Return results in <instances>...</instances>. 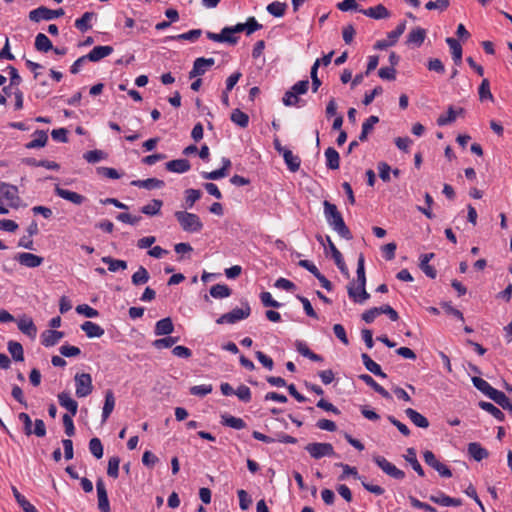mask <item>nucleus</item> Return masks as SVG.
Here are the masks:
<instances>
[{
  "label": "nucleus",
  "instance_id": "nucleus-55",
  "mask_svg": "<svg viewBox=\"0 0 512 512\" xmlns=\"http://www.w3.org/2000/svg\"><path fill=\"white\" fill-rule=\"evenodd\" d=\"M286 7L287 5L285 3L275 1L267 6V11L275 17H282L285 13Z\"/></svg>",
  "mask_w": 512,
  "mask_h": 512
},
{
  "label": "nucleus",
  "instance_id": "nucleus-43",
  "mask_svg": "<svg viewBox=\"0 0 512 512\" xmlns=\"http://www.w3.org/2000/svg\"><path fill=\"white\" fill-rule=\"evenodd\" d=\"M221 423L225 426L241 430L246 427L245 422L241 418L224 414L221 416Z\"/></svg>",
  "mask_w": 512,
  "mask_h": 512
},
{
  "label": "nucleus",
  "instance_id": "nucleus-29",
  "mask_svg": "<svg viewBox=\"0 0 512 512\" xmlns=\"http://www.w3.org/2000/svg\"><path fill=\"white\" fill-rule=\"evenodd\" d=\"M131 185L151 190L162 188L164 186V181L157 178H148L145 180H134L131 182Z\"/></svg>",
  "mask_w": 512,
  "mask_h": 512
},
{
  "label": "nucleus",
  "instance_id": "nucleus-40",
  "mask_svg": "<svg viewBox=\"0 0 512 512\" xmlns=\"http://www.w3.org/2000/svg\"><path fill=\"white\" fill-rule=\"evenodd\" d=\"M326 165L330 169H338L340 163L339 153L332 147H329L325 151Z\"/></svg>",
  "mask_w": 512,
  "mask_h": 512
},
{
  "label": "nucleus",
  "instance_id": "nucleus-6",
  "mask_svg": "<svg viewBox=\"0 0 512 512\" xmlns=\"http://www.w3.org/2000/svg\"><path fill=\"white\" fill-rule=\"evenodd\" d=\"M63 15L64 10L62 8L57 10H51L47 7L41 6L37 9L30 11L29 19L34 22H39L41 20H52Z\"/></svg>",
  "mask_w": 512,
  "mask_h": 512
},
{
  "label": "nucleus",
  "instance_id": "nucleus-32",
  "mask_svg": "<svg viewBox=\"0 0 512 512\" xmlns=\"http://www.w3.org/2000/svg\"><path fill=\"white\" fill-rule=\"evenodd\" d=\"M33 137V140L25 145L27 149L44 147L48 140V136L46 132L43 130H37L36 132H34Z\"/></svg>",
  "mask_w": 512,
  "mask_h": 512
},
{
  "label": "nucleus",
  "instance_id": "nucleus-46",
  "mask_svg": "<svg viewBox=\"0 0 512 512\" xmlns=\"http://www.w3.org/2000/svg\"><path fill=\"white\" fill-rule=\"evenodd\" d=\"M35 48L40 52H47L53 49L52 42L43 33H39L35 38Z\"/></svg>",
  "mask_w": 512,
  "mask_h": 512
},
{
  "label": "nucleus",
  "instance_id": "nucleus-31",
  "mask_svg": "<svg viewBox=\"0 0 512 512\" xmlns=\"http://www.w3.org/2000/svg\"><path fill=\"white\" fill-rule=\"evenodd\" d=\"M166 168L170 172L184 173L190 169V164L186 159H177L167 162Z\"/></svg>",
  "mask_w": 512,
  "mask_h": 512
},
{
  "label": "nucleus",
  "instance_id": "nucleus-8",
  "mask_svg": "<svg viewBox=\"0 0 512 512\" xmlns=\"http://www.w3.org/2000/svg\"><path fill=\"white\" fill-rule=\"evenodd\" d=\"M235 33L234 26H231L224 27L220 33L207 32L206 35L212 41L235 45L238 42V37L234 35Z\"/></svg>",
  "mask_w": 512,
  "mask_h": 512
},
{
  "label": "nucleus",
  "instance_id": "nucleus-11",
  "mask_svg": "<svg viewBox=\"0 0 512 512\" xmlns=\"http://www.w3.org/2000/svg\"><path fill=\"white\" fill-rule=\"evenodd\" d=\"M214 63L215 60L213 58H197L194 61L192 70L189 72V77L194 78L203 75Z\"/></svg>",
  "mask_w": 512,
  "mask_h": 512
},
{
  "label": "nucleus",
  "instance_id": "nucleus-64",
  "mask_svg": "<svg viewBox=\"0 0 512 512\" xmlns=\"http://www.w3.org/2000/svg\"><path fill=\"white\" fill-rule=\"evenodd\" d=\"M185 194L188 208L193 207L194 203L198 201L201 197V192L196 189H188L185 191Z\"/></svg>",
  "mask_w": 512,
  "mask_h": 512
},
{
  "label": "nucleus",
  "instance_id": "nucleus-39",
  "mask_svg": "<svg viewBox=\"0 0 512 512\" xmlns=\"http://www.w3.org/2000/svg\"><path fill=\"white\" fill-rule=\"evenodd\" d=\"M434 257L433 253L424 254L420 257V267L422 271L430 278L436 277V270L429 264V261Z\"/></svg>",
  "mask_w": 512,
  "mask_h": 512
},
{
  "label": "nucleus",
  "instance_id": "nucleus-3",
  "mask_svg": "<svg viewBox=\"0 0 512 512\" xmlns=\"http://www.w3.org/2000/svg\"><path fill=\"white\" fill-rule=\"evenodd\" d=\"M176 220L183 231L187 233H199L203 229V223L200 217L187 211H176L174 213Z\"/></svg>",
  "mask_w": 512,
  "mask_h": 512
},
{
  "label": "nucleus",
  "instance_id": "nucleus-42",
  "mask_svg": "<svg viewBox=\"0 0 512 512\" xmlns=\"http://www.w3.org/2000/svg\"><path fill=\"white\" fill-rule=\"evenodd\" d=\"M96 17L93 12H85L83 16L75 21V27L82 32L89 30L92 25L91 21Z\"/></svg>",
  "mask_w": 512,
  "mask_h": 512
},
{
  "label": "nucleus",
  "instance_id": "nucleus-26",
  "mask_svg": "<svg viewBox=\"0 0 512 512\" xmlns=\"http://www.w3.org/2000/svg\"><path fill=\"white\" fill-rule=\"evenodd\" d=\"M430 500L436 504H439L441 506H460L462 504L461 499L459 498H452L449 497L443 493H439L438 495H432L430 496Z\"/></svg>",
  "mask_w": 512,
  "mask_h": 512
},
{
  "label": "nucleus",
  "instance_id": "nucleus-15",
  "mask_svg": "<svg viewBox=\"0 0 512 512\" xmlns=\"http://www.w3.org/2000/svg\"><path fill=\"white\" fill-rule=\"evenodd\" d=\"M98 508L101 512H110V504L107 495V489L104 482H97Z\"/></svg>",
  "mask_w": 512,
  "mask_h": 512
},
{
  "label": "nucleus",
  "instance_id": "nucleus-36",
  "mask_svg": "<svg viewBox=\"0 0 512 512\" xmlns=\"http://www.w3.org/2000/svg\"><path fill=\"white\" fill-rule=\"evenodd\" d=\"M446 43L449 45L452 53L453 60L456 65H460L462 62V47L460 43L454 38H447Z\"/></svg>",
  "mask_w": 512,
  "mask_h": 512
},
{
  "label": "nucleus",
  "instance_id": "nucleus-16",
  "mask_svg": "<svg viewBox=\"0 0 512 512\" xmlns=\"http://www.w3.org/2000/svg\"><path fill=\"white\" fill-rule=\"evenodd\" d=\"M261 28L262 25L254 17H249L245 23H238L234 26L236 33L245 32L247 35H251Z\"/></svg>",
  "mask_w": 512,
  "mask_h": 512
},
{
  "label": "nucleus",
  "instance_id": "nucleus-49",
  "mask_svg": "<svg viewBox=\"0 0 512 512\" xmlns=\"http://www.w3.org/2000/svg\"><path fill=\"white\" fill-rule=\"evenodd\" d=\"M231 121L241 128H245L248 126L249 117L240 109H234L231 113Z\"/></svg>",
  "mask_w": 512,
  "mask_h": 512
},
{
  "label": "nucleus",
  "instance_id": "nucleus-19",
  "mask_svg": "<svg viewBox=\"0 0 512 512\" xmlns=\"http://www.w3.org/2000/svg\"><path fill=\"white\" fill-rule=\"evenodd\" d=\"M360 12L373 19H385L390 16L389 11L382 4H378L375 7H370L367 9H361Z\"/></svg>",
  "mask_w": 512,
  "mask_h": 512
},
{
  "label": "nucleus",
  "instance_id": "nucleus-58",
  "mask_svg": "<svg viewBox=\"0 0 512 512\" xmlns=\"http://www.w3.org/2000/svg\"><path fill=\"white\" fill-rule=\"evenodd\" d=\"M406 29V23L403 21L397 25V27L388 33L387 39L392 46L398 41L399 37L404 33Z\"/></svg>",
  "mask_w": 512,
  "mask_h": 512
},
{
  "label": "nucleus",
  "instance_id": "nucleus-28",
  "mask_svg": "<svg viewBox=\"0 0 512 512\" xmlns=\"http://www.w3.org/2000/svg\"><path fill=\"white\" fill-rule=\"evenodd\" d=\"M425 37H426L425 29L416 27L409 32L408 37H407V44L415 45L418 47L424 42Z\"/></svg>",
  "mask_w": 512,
  "mask_h": 512
},
{
  "label": "nucleus",
  "instance_id": "nucleus-37",
  "mask_svg": "<svg viewBox=\"0 0 512 512\" xmlns=\"http://www.w3.org/2000/svg\"><path fill=\"white\" fill-rule=\"evenodd\" d=\"M284 161L291 172H296L300 168L301 160L297 155H294L291 150L284 151L282 154Z\"/></svg>",
  "mask_w": 512,
  "mask_h": 512
},
{
  "label": "nucleus",
  "instance_id": "nucleus-23",
  "mask_svg": "<svg viewBox=\"0 0 512 512\" xmlns=\"http://www.w3.org/2000/svg\"><path fill=\"white\" fill-rule=\"evenodd\" d=\"M467 451L469 456L475 461H481L489 455L488 451L477 442L469 443Z\"/></svg>",
  "mask_w": 512,
  "mask_h": 512
},
{
  "label": "nucleus",
  "instance_id": "nucleus-44",
  "mask_svg": "<svg viewBox=\"0 0 512 512\" xmlns=\"http://www.w3.org/2000/svg\"><path fill=\"white\" fill-rule=\"evenodd\" d=\"M102 262L108 265L110 272H116L118 270H125L127 268V262L124 260L114 259L110 256L102 258Z\"/></svg>",
  "mask_w": 512,
  "mask_h": 512
},
{
  "label": "nucleus",
  "instance_id": "nucleus-1",
  "mask_svg": "<svg viewBox=\"0 0 512 512\" xmlns=\"http://www.w3.org/2000/svg\"><path fill=\"white\" fill-rule=\"evenodd\" d=\"M323 206L325 218L333 230L336 231L344 239H352V234L349 228L346 226L342 215L337 210L336 205L328 201H324Z\"/></svg>",
  "mask_w": 512,
  "mask_h": 512
},
{
  "label": "nucleus",
  "instance_id": "nucleus-21",
  "mask_svg": "<svg viewBox=\"0 0 512 512\" xmlns=\"http://www.w3.org/2000/svg\"><path fill=\"white\" fill-rule=\"evenodd\" d=\"M405 414L415 426L423 429L429 427L428 419L419 412H417L416 410L412 408H407L405 410Z\"/></svg>",
  "mask_w": 512,
  "mask_h": 512
},
{
  "label": "nucleus",
  "instance_id": "nucleus-33",
  "mask_svg": "<svg viewBox=\"0 0 512 512\" xmlns=\"http://www.w3.org/2000/svg\"><path fill=\"white\" fill-rule=\"evenodd\" d=\"M463 111L464 110L462 108H459V110L456 111L452 106H450L446 114H442L439 116V118L437 119V124L439 126L451 124L456 120L457 115L462 114Z\"/></svg>",
  "mask_w": 512,
  "mask_h": 512
},
{
  "label": "nucleus",
  "instance_id": "nucleus-45",
  "mask_svg": "<svg viewBox=\"0 0 512 512\" xmlns=\"http://www.w3.org/2000/svg\"><path fill=\"white\" fill-rule=\"evenodd\" d=\"M162 205L161 200L153 199L141 208V212L148 216H154L160 212Z\"/></svg>",
  "mask_w": 512,
  "mask_h": 512
},
{
  "label": "nucleus",
  "instance_id": "nucleus-30",
  "mask_svg": "<svg viewBox=\"0 0 512 512\" xmlns=\"http://www.w3.org/2000/svg\"><path fill=\"white\" fill-rule=\"evenodd\" d=\"M361 358H362L364 366L366 367V369L368 371H370L371 373H373L376 376L386 378L387 375L382 371L380 365L377 364L375 361H373L369 357V355H367L366 353H363L361 355Z\"/></svg>",
  "mask_w": 512,
  "mask_h": 512
},
{
  "label": "nucleus",
  "instance_id": "nucleus-2",
  "mask_svg": "<svg viewBox=\"0 0 512 512\" xmlns=\"http://www.w3.org/2000/svg\"><path fill=\"white\" fill-rule=\"evenodd\" d=\"M20 198L16 186L0 182V214H8L9 207L17 208Z\"/></svg>",
  "mask_w": 512,
  "mask_h": 512
},
{
  "label": "nucleus",
  "instance_id": "nucleus-61",
  "mask_svg": "<svg viewBox=\"0 0 512 512\" xmlns=\"http://www.w3.org/2000/svg\"><path fill=\"white\" fill-rule=\"evenodd\" d=\"M120 460L118 457H112L108 462L107 474L111 478H116L118 476Z\"/></svg>",
  "mask_w": 512,
  "mask_h": 512
},
{
  "label": "nucleus",
  "instance_id": "nucleus-10",
  "mask_svg": "<svg viewBox=\"0 0 512 512\" xmlns=\"http://www.w3.org/2000/svg\"><path fill=\"white\" fill-rule=\"evenodd\" d=\"M375 463L381 468L389 477L392 478H403L404 472L398 469L394 464L389 462L384 457L378 456L375 458Z\"/></svg>",
  "mask_w": 512,
  "mask_h": 512
},
{
  "label": "nucleus",
  "instance_id": "nucleus-41",
  "mask_svg": "<svg viewBox=\"0 0 512 512\" xmlns=\"http://www.w3.org/2000/svg\"><path fill=\"white\" fill-rule=\"evenodd\" d=\"M406 461L411 465V467L417 472L419 477H424V471L420 465V463L417 460L416 452L413 448H408L406 455H405Z\"/></svg>",
  "mask_w": 512,
  "mask_h": 512
},
{
  "label": "nucleus",
  "instance_id": "nucleus-12",
  "mask_svg": "<svg viewBox=\"0 0 512 512\" xmlns=\"http://www.w3.org/2000/svg\"><path fill=\"white\" fill-rule=\"evenodd\" d=\"M326 241L328 244V250L330 251L331 256H332L336 266L343 274H345L346 276H349L348 268L345 264V261L343 259L341 252L336 248V246L334 245V243L332 242V240L329 236L326 237Z\"/></svg>",
  "mask_w": 512,
  "mask_h": 512
},
{
  "label": "nucleus",
  "instance_id": "nucleus-54",
  "mask_svg": "<svg viewBox=\"0 0 512 512\" xmlns=\"http://www.w3.org/2000/svg\"><path fill=\"white\" fill-rule=\"evenodd\" d=\"M478 93H479L480 101H485V100L493 101L494 100L493 95L490 91V83H489L488 79L482 80V82L479 86Z\"/></svg>",
  "mask_w": 512,
  "mask_h": 512
},
{
  "label": "nucleus",
  "instance_id": "nucleus-17",
  "mask_svg": "<svg viewBox=\"0 0 512 512\" xmlns=\"http://www.w3.org/2000/svg\"><path fill=\"white\" fill-rule=\"evenodd\" d=\"M113 52L111 46H96L87 55V60L91 62H98L101 59L109 56Z\"/></svg>",
  "mask_w": 512,
  "mask_h": 512
},
{
  "label": "nucleus",
  "instance_id": "nucleus-63",
  "mask_svg": "<svg viewBox=\"0 0 512 512\" xmlns=\"http://www.w3.org/2000/svg\"><path fill=\"white\" fill-rule=\"evenodd\" d=\"M84 159L89 163H96L105 158L104 152L100 150L88 151L84 154Z\"/></svg>",
  "mask_w": 512,
  "mask_h": 512
},
{
  "label": "nucleus",
  "instance_id": "nucleus-13",
  "mask_svg": "<svg viewBox=\"0 0 512 512\" xmlns=\"http://www.w3.org/2000/svg\"><path fill=\"white\" fill-rule=\"evenodd\" d=\"M18 329L31 339H35L37 335V327L34 324L32 318L23 315L17 320Z\"/></svg>",
  "mask_w": 512,
  "mask_h": 512
},
{
  "label": "nucleus",
  "instance_id": "nucleus-4",
  "mask_svg": "<svg viewBox=\"0 0 512 512\" xmlns=\"http://www.w3.org/2000/svg\"><path fill=\"white\" fill-rule=\"evenodd\" d=\"M76 386V396L84 398L93 391L92 377L89 373H77L74 377Z\"/></svg>",
  "mask_w": 512,
  "mask_h": 512
},
{
  "label": "nucleus",
  "instance_id": "nucleus-9",
  "mask_svg": "<svg viewBox=\"0 0 512 512\" xmlns=\"http://www.w3.org/2000/svg\"><path fill=\"white\" fill-rule=\"evenodd\" d=\"M307 452L313 458H321L333 454V446L330 443H310L306 446Z\"/></svg>",
  "mask_w": 512,
  "mask_h": 512
},
{
  "label": "nucleus",
  "instance_id": "nucleus-51",
  "mask_svg": "<svg viewBox=\"0 0 512 512\" xmlns=\"http://www.w3.org/2000/svg\"><path fill=\"white\" fill-rule=\"evenodd\" d=\"M490 399L500 405L503 409L512 413V403L503 392L497 390Z\"/></svg>",
  "mask_w": 512,
  "mask_h": 512
},
{
  "label": "nucleus",
  "instance_id": "nucleus-27",
  "mask_svg": "<svg viewBox=\"0 0 512 512\" xmlns=\"http://www.w3.org/2000/svg\"><path fill=\"white\" fill-rule=\"evenodd\" d=\"M115 407V397L111 390H107L105 393V402L102 410V422L104 423L111 413L113 412Z\"/></svg>",
  "mask_w": 512,
  "mask_h": 512
},
{
  "label": "nucleus",
  "instance_id": "nucleus-62",
  "mask_svg": "<svg viewBox=\"0 0 512 512\" xmlns=\"http://www.w3.org/2000/svg\"><path fill=\"white\" fill-rule=\"evenodd\" d=\"M282 101L285 106H295L299 103V95L290 89L284 94Z\"/></svg>",
  "mask_w": 512,
  "mask_h": 512
},
{
  "label": "nucleus",
  "instance_id": "nucleus-18",
  "mask_svg": "<svg viewBox=\"0 0 512 512\" xmlns=\"http://www.w3.org/2000/svg\"><path fill=\"white\" fill-rule=\"evenodd\" d=\"M59 404L67 409L72 416H75L78 410V403L69 395L67 392H61L58 394Z\"/></svg>",
  "mask_w": 512,
  "mask_h": 512
},
{
  "label": "nucleus",
  "instance_id": "nucleus-38",
  "mask_svg": "<svg viewBox=\"0 0 512 512\" xmlns=\"http://www.w3.org/2000/svg\"><path fill=\"white\" fill-rule=\"evenodd\" d=\"M472 382L474 386L480 390L482 393H484L486 396L491 398L494 393L497 391V389L493 388L487 381L480 377H473Z\"/></svg>",
  "mask_w": 512,
  "mask_h": 512
},
{
  "label": "nucleus",
  "instance_id": "nucleus-53",
  "mask_svg": "<svg viewBox=\"0 0 512 512\" xmlns=\"http://www.w3.org/2000/svg\"><path fill=\"white\" fill-rule=\"evenodd\" d=\"M150 276L147 269L140 266L138 270L132 275V283L134 285H142L148 282Z\"/></svg>",
  "mask_w": 512,
  "mask_h": 512
},
{
  "label": "nucleus",
  "instance_id": "nucleus-20",
  "mask_svg": "<svg viewBox=\"0 0 512 512\" xmlns=\"http://www.w3.org/2000/svg\"><path fill=\"white\" fill-rule=\"evenodd\" d=\"M55 193L59 197L65 199L67 201H70L76 205H80L84 201V197L82 195H80L76 192L70 191V190L63 189L60 186L55 187Z\"/></svg>",
  "mask_w": 512,
  "mask_h": 512
},
{
  "label": "nucleus",
  "instance_id": "nucleus-48",
  "mask_svg": "<svg viewBox=\"0 0 512 512\" xmlns=\"http://www.w3.org/2000/svg\"><path fill=\"white\" fill-rule=\"evenodd\" d=\"M379 122V118L377 116H370L363 124L362 131L359 135L360 141H365L367 139L368 134L372 131L375 124Z\"/></svg>",
  "mask_w": 512,
  "mask_h": 512
},
{
  "label": "nucleus",
  "instance_id": "nucleus-47",
  "mask_svg": "<svg viewBox=\"0 0 512 512\" xmlns=\"http://www.w3.org/2000/svg\"><path fill=\"white\" fill-rule=\"evenodd\" d=\"M295 347H296V350L301 354L303 355L304 357H307L309 359H311L312 361H321L322 358L321 356L313 353L309 348L308 346L306 345V343H304L303 341H296L295 342Z\"/></svg>",
  "mask_w": 512,
  "mask_h": 512
},
{
  "label": "nucleus",
  "instance_id": "nucleus-5",
  "mask_svg": "<svg viewBox=\"0 0 512 512\" xmlns=\"http://www.w3.org/2000/svg\"><path fill=\"white\" fill-rule=\"evenodd\" d=\"M250 307L245 304L242 308H235L229 313L221 315L217 320V324H233L239 320L245 319L250 315Z\"/></svg>",
  "mask_w": 512,
  "mask_h": 512
},
{
  "label": "nucleus",
  "instance_id": "nucleus-59",
  "mask_svg": "<svg viewBox=\"0 0 512 512\" xmlns=\"http://www.w3.org/2000/svg\"><path fill=\"white\" fill-rule=\"evenodd\" d=\"M89 450L97 459H100L103 456V446L98 438H92L90 440Z\"/></svg>",
  "mask_w": 512,
  "mask_h": 512
},
{
  "label": "nucleus",
  "instance_id": "nucleus-34",
  "mask_svg": "<svg viewBox=\"0 0 512 512\" xmlns=\"http://www.w3.org/2000/svg\"><path fill=\"white\" fill-rule=\"evenodd\" d=\"M173 330L174 326L169 317L159 320L155 325V334L158 336L169 335Z\"/></svg>",
  "mask_w": 512,
  "mask_h": 512
},
{
  "label": "nucleus",
  "instance_id": "nucleus-24",
  "mask_svg": "<svg viewBox=\"0 0 512 512\" xmlns=\"http://www.w3.org/2000/svg\"><path fill=\"white\" fill-rule=\"evenodd\" d=\"M81 329L85 332L89 338H100L104 335V329L91 321H86L81 325Z\"/></svg>",
  "mask_w": 512,
  "mask_h": 512
},
{
  "label": "nucleus",
  "instance_id": "nucleus-35",
  "mask_svg": "<svg viewBox=\"0 0 512 512\" xmlns=\"http://www.w3.org/2000/svg\"><path fill=\"white\" fill-rule=\"evenodd\" d=\"M359 378L366 383L368 386L373 388L377 393H379L382 397L389 399L391 398L389 392L385 390L382 386H380L370 375L362 374Z\"/></svg>",
  "mask_w": 512,
  "mask_h": 512
},
{
  "label": "nucleus",
  "instance_id": "nucleus-60",
  "mask_svg": "<svg viewBox=\"0 0 512 512\" xmlns=\"http://www.w3.org/2000/svg\"><path fill=\"white\" fill-rule=\"evenodd\" d=\"M77 313L84 315L88 318H95L99 315L98 311L87 304L78 305L76 307Z\"/></svg>",
  "mask_w": 512,
  "mask_h": 512
},
{
  "label": "nucleus",
  "instance_id": "nucleus-50",
  "mask_svg": "<svg viewBox=\"0 0 512 512\" xmlns=\"http://www.w3.org/2000/svg\"><path fill=\"white\" fill-rule=\"evenodd\" d=\"M210 295L213 298H226L231 295V290L227 285L216 284L210 288Z\"/></svg>",
  "mask_w": 512,
  "mask_h": 512
},
{
  "label": "nucleus",
  "instance_id": "nucleus-25",
  "mask_svg": "<svg viewBox=\"0 0 512 512\" xmlns=\"http://www.w3.org/2000/svg\"><path fill=\"white\" fill-rule=\"evenodd\" d=\"M64 336L63 332L56 330H46L42 333V344L46 347L54 346Z\"/></svg>",
  "mask_w": 512,
  "mask_h": 512
},
{
  "label": "nucleus",
  "instance_id": "nucleus-14",
  "mask_svg": "<svg viewBox=\"0 0 512 512\" xmlns=\"http://www.w3.org/2000/svg\"><path fill=\"white\" fill-rule=\"evenodd\" d=\"M21 265L35 268L43 263V258L28 252L19 253L15 258Z\"/></svg>",
  "mask_w": 512,
  "mask_h": 512
},
{
  "label": "nucleus",
  "instance_id": "nucleus-7",
  "mask_svg": "<svg viewBox=\"0 0 512 512\" xmlns=\"http://www.w3.org/2000/svg\"><path fill=\"white\" fill-rule=\"evenodd\" d=\"M424 461L427 465L435 469L439 476L442 478L452 477L450 469L442 462H440L432 451L426 450L423 453Z\"/></svg>",
  "mask_w": 512,
  "mask_h": 512
},
{
  "label": "nucleus",
  "instance_id": "nucleus-56",
  "mask_svg": "<svg viewBox=\"0 0 512 512\" xmlns=\"http://www.w3.org/2000/svg\"><path fill=\"white\" fill-rule=\"evenodd\" d=\"M213 390V386L211 384H202V385H195L190 388V394L194 396H200L204 397L208 394H210Z\"/></svg>",
  "mask_w": 512,
  "mask_h": 512
},
{
  "label": "nucleus",
  "instance_id": "nucleus-22",
  "mask_svg": "<svg viewBox=\"0 0 512 512\" xmlns=\"http://www.w3.org/2000/svg\"><path fill=\"white\" fill-rule=\"evenodd\" d=\"M348 295L354 302L363 303L369 299L370 295L367 293L365 286L358 284L359 294L356 293L355 284L350 283L347 287Z\"/></svg>",
  "mask_w": 512,
  "mask_h": 512
},
{
  "label": "nucleus",
  "instance_id": "nucleus-52",
  "mask_svg": "<svg viewBox=\"0 0 512 512\" xmlns=\"http://www.w3.org/2000/svg\"><path fill=\"white\" fill-rule=\"evenodd\" d=\"M8 351L15 361H23L24 360L23 347L20 343L15 342V341H10L8 343Z\"/></svg>",
  "mask_w": 512,
  "mask_h": 512
},
{
  "label": "nucleus",
  "instance_id": "nucleus-57",
  "mask_svg": "<svg viewBox=\"0 0 512 512\" xmlns=\"http://www.w3.org/2000/svg\"><path fill=\"white\" fill-rule=\"evenodd\" d=\"M479 406L487 411L488 413L492 414L496 419L502 421L504 419V414L501 410H499L496 406H494L492 403L489 402H480Z\"/></svg>",
  "mask_w": 512,
  "mask_h": 512
}]
</instances>
